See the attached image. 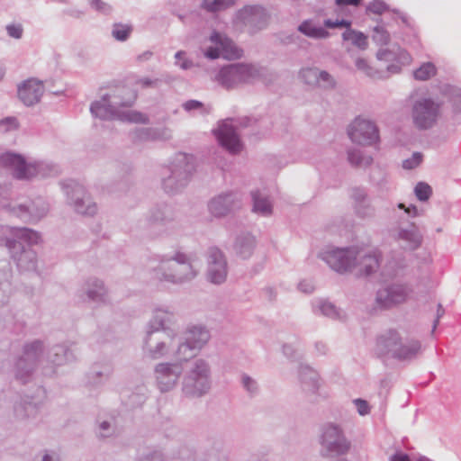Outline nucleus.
I'll use <instances>...</instances> for the list:
<instances>
[{
    "label": "nucleus",
    "instance_id": "obj_1",
    "mask_svg": "<svg viewBox=\"0 0 461 461\" xmlns=\"http://www.w3.org/2000/svg\"><path fill=\"white\" fill-rule=\"evenodd\" d=\"M323 259L337 272L344 273L356 269L358 276H368L379 266L376 253L366 255L351 249H337L327 251Z\"/></svg>",
    "mask_w": 461,
    "mask_h": 461
},
{
    "label": "nucleus",
    "instance_id": "obj_2",
    "mask_svg": "<svg viewBox=\"0 0 461 461\" xmlns=\"http://www.w3.org/2000/svg\"><path fill=\"white\" fill-rule=\"evenodd\" d=\"M258 76V70L250 65L235 64L223 68L218 76L219 82L227 88L248 83Z\"/></svg>",
    "mask_w": 461,
    "mask_h": 461
},
{
    "label": "nucleus",
    "instance_id": "obj_3",
    "mask_svg": "<svg viewBox=\"0 0 461 461\" xmlns=\"http://www.w3.org/2000/svg\"><path fill=\"white\" fill-rule=\"evenodd\" d=\"M348 132L352 141L361 145H370L379 140L376 126L372 122L361 117L354 120Z\"/></svg>",
    "mask_w": 461,
    "mask_h": 461
},
{
    "label": "nucleus",
    "instance_id": "obj_4",
    "mask_svg": "<svg viewBox=\"0 0 461 461\" xmlns=\"http://www.w3.org/2000/svg\"><path fill=\"white\" fill-rule=\"evenodd\" d=\"M209 339V334L203 328L194 327L186 333L185 343L178 348V354L181 360H187L196 355L199 350Z\"/></svg>",
    "mask_w": 461,
    "mask_h": 461
},
{
    "label": "nucleus",
    "instance_id": "obj_5",
    "mask_svg": "<svg viewBox=\"0 0 461 461\" xmlns=\"http://www.w3.org/2000/svg\"><path fill=\"white\" fill-rule=\"evenodd\" d=\"M438 116V105L432 101L424 99L418 102L412 112L413 122L420 129L431 127Z\"/></svg>",
    "mask_w": 461,
    "mask_h": 461
},
{
    "label": "nucleus",
    "instance_id": "obj_6",
    "mask_svg": "<svg viewBox=\"0 0 461 461\" xmlns=\"http://www.w3.org/2000/svg\"><path fill=\"white\" fill-rule=\"evenodd\" d=\"M406 289L400 285H393L377 292L376 304L379 309H387L403 303L407 298Z\"/></svg>",
    "mask_w": 461,
    "mask_h": 461
},
{
    "label": "nucleus",
    "instance_id": "obj_7",
    "mask_svg": "<svg viewBox=\"0 0 461 461\" xmlns=\"http://www.w3.org/2000/svg\"><path fill=\"white\" fill-rule=\"evenodd\" d=\"M400 337L396 331L391 330L386 337L381 338L380 343L390 348L396 357L400 358H408L414 356L420 348L418 341H411L410 345H399Z\"/></svg>",
    "mask_w": 461,
    "mask_h": 461
},
{
    "label": "nucleus",
    "instance_id": "obj_8",
    "mask_svg": "<svg viewBox=\"0 0 461 461\" xmlns=\"http://www.w3.org/2000/svg\"><path fill=\"white\" fill-rule=\"evenodd\" d=\"M0 162L14 170V175L19 179L30 178L36 174V167L28 165L24 159L18 155L5 153L0 157Z\"/></svg>",
    "mask_w": 461,
    "mask_h": 461
},
{
    "label": "nucleus",
    "instance_id": "obj_9",
    "mask_svg": "<svg viewBox=\"0 0 461 461\" xmlns=\"http://www.w3.org/2000/svg\"><path fill=\"white\" fill-rule=\"evenodd\" d=\"M220 144L230 153H238L242 149V144L231 124L225 121L214 131Z\"/></svg>",
    "mask_w": 461,
    "mask_h": 461
},
{
    "label": "nucleus",
    "instance_id": "obj_10",
    "mask_svg": "<svg viewBox=\"0 0 461 461\" xmlns=\"http://www.w3.org/2000/svg\"><path fill=\"white\" fill-rule=\"evenodd\" d=\"M44 92L42 82L34 78L23 82L18 86L19 99L28 106L37 104Z\"/></svg>",
    "mask_w": 461,
    "mask_h": 461
},
{
    "label": "nucleus",
    "instance_id": "obj_11",
    "mask_svg": "<svg viewBox=\"0 0 461 461\" xmlns=\"http://www.w3.org/2000/svg\"><path fill=\"white\" fill-rule=\"evenodd\" d=\"M322 444L327 447L330 454H343L348 449V444L340 434L339 428L329 426L324 433Z\"/></svg>",
    "mask_w": 461,
    "mask_h": 461
},
{
    "label": "nucleus",
    "instance_id": "obj_12",
    "mask_svg": "<svg viewBox=\"0 0 461 461\" xmlns=\"http://www.w3.org/2000/svg\"><path fill=\"white\" fill-rule=\"evenodd\" d=\"M226 262L221 252L212 249L210 252L209 279L212 283L220 284L226 278Z\"/></svg>",
    "mask_w": 461,
    "mask_h": 461
},
{
    "label": "nucleus",
    "instance_id": "obj_13",
    "mask_svg": "<svg viewBox=\"0 0 461 461\" xmlns=\"http://www.w3.org/2000/svg\"><path fill=\"white\" fill-rule=\"evenodd\" d=\"M196 368L193 372V376L186 381L185 386H193L194 390L191 393L201 395L208 388L207 368L203 362L197 365Z\"/></svg>",
    "mask_w": 461,
    "mask_h": 461
},
{
    "label": "nucleus",
    "instance_id": "obj_14",
    "mask_svg": "<svg viewBox=\"0 0 461 461\" xmlns=\"http://www.w3.org/2000/svg\"><path fill=\"white\" fill-rule=\"evenodd\" d=\"M301 76L304 82L309 85H318L322 87L332 86V78L324 71H319L317 68H306L302 70Z\"/></svg>",
    "mask_w": 461,
    "mask_h": 461
},
{
    "label": "nucleus",
    "instance_id": "obj_15",
    "mask_svg": "<svg viewBox=\"0 0 461 461\" xmlns=\"http://www.w3.org/2000/svg\"><path fill=\"white\" fill-rule=\"evenodd\" d=\"M211 41L215 43L221 44V57L226 59H236L241 57L242 50H240L231 41L228 39H221L218 33L211 36Z\"/></svg>",
    "mask_w": 461,
    "mask_h": 461
},
{
    "label": "nucleus",
    "instance_id": "obj_16",
    "mask_svg": "<svg viewBox=\"0 0 461 461\" xmlns=\"http://www.w3.org/2000/svg\"><path fill=\"white\" fill-rule=\"evenodd\" d=\"M397 55V61L401 65H409L411 61V56L398 47H393V50H380L377 53L379 59L393 60V56Z\"/></svg>",
    "mask_w": 461,
    "mask_h": 461
},
{
    "label": "nucleus",
    "instance_id": "obj_17",
    "mask_svg": "<svg viewBox=\"0 0 461 461\" xmlns=\"http://www.w3.org/2000/svg\"><path fill=\"white\" fill-rule=\"evenodd\" d=\"M233 203L231 195L219 196L213 199L209 207L211 212L219 217L225 215L229 211V206Z\"/></svg>",
    "mask_w": 461,
    "mask_h": 461
},
{
    "label": "nucleus",
    "instance_id": "obj_18",
    "mask_svg": "<svg viewBox=\"0 0 461 461\" xmlns=\"http://www.w3.org/2000/svg\"><path fill=\"white\" fill-rule=\"evenodd\" d=\"M300 32L312 38H324L328 35L327 32L321 27H315L309 22H304L299 26Z\"/></svg>",
    "mask_w": 461,
    "mask_h": 461
},
{
    "label": "nucleus",
    "instance_id": "obj_19",
    "mask_svg": "<svg viewBox=\"0 0 461 461\" xmlns=\"http://www.w3.org/2000/svg\"><path fill=\"white\" fill-rule=\"evenodd\" d=\"M343 39L362 49L367 46V38L363 33L352 30H347L343 33Z\"/></svg>",
    "mask_w": 461,
    "mask_h": 461
},
{
    "label": "nucleus",
    "instance_id": "obj_20",
    "mask_svg": "<svg viewBox=\"0 0 461 461\" xmlns=\"http://www.w3.org/2000/svg\"><path fill=\"white\" fill-rule=\"evenodd\" d=\"M234 2L235 0H203V8L208 12H217L230 6Z\"/></svg>",
    "mask_w": 461,
    "mask_h": 461
},
{
    "label": "nucleus",
    "instance_id": "obj_21",
    "mask_svg": "<svg viewBox=\"0 0 461 461\" xmlns=\"http://www.w3.org/2000/svg\"><path fill=\"white\" fill-rule=\"evenodd\" d=\"M436 72V67L432 63L427 62L422 64L414 71V77L418 80H428L431 77L435 76Z\"/></svg>",
    "mask_w": 461,
    "mask_h": 461
},
{
    "label": "nucleus",
    "instance_id": "obj_22",
    "mask_svg": "<svg viewBox=\"0 0 461 461\" xmlns=\"http://www.w3.org/2000/svg\"><path fill=\"white\" fill-rule=\"evenodd\" d=\"M254 207L253 210L256 212H259L262 215H268L272 212V205L267 199H259L257 194H252Z\"/></svg>",
    "mask_w": 461,
    "mask_h": 461
},
{
    "label": "nucleus",
    "instance_id": "obj_23",
    "mask_svg": "<svg viewBox=\"0 0 461 461\" xmlns=\"http://www.w3.org/2000/svg\"><path fill=\"white\" fill-rule=\"evenodd\" d=\"M91 112L93 114L99 118H113V113L110 109V106L106 105L105 104H101L100 102H95L92 104Z\"/></svg>",
    "mask_w": 461,
    "mask_h": 461
},
{
    "label": "nucleus",
    "instance_id": "obj_24",
    "mask_svg": "<svg viewBox=\"0 0 461 461\" xmlns=\"http://www.w3.org/2000/svg\"><path fill=\"white\" fill-rule=\"evenodd\" d=\"M414 191L417 198L420 201H427L432 193L431 187L423 182L418 183Z\"/></svg>",
    "mask_w": 461,
    "mask_h": 461
},
{
    "label": "nucleus",
    "instance_id": "obj_25",
    "mask_svg": "<svg viewBox=\"0 0 461 461\" xmlns=\"http://www.w3.org/2000/svg\"><path fill=\"white\" fill-rule=\"evenodd\" d=\"M131 32V27L125 24H115L113 29V36L118 41H125Z\"/></svg>",
    "mask_w": 461,
    "mask_h": 461
},
{
    "label": "nucleus",
    "instance_id": "obj_26",
    "mask_svg": "<svg viewBox=\"0 0 461 461\" xmlns=\"http://www.w3.org/2000/svg\"><path fill=\"white\" fill-rule=\"evenodd\" d=\"M348 160L351 164L356 166H367L371 164L372 158L370 157H361L358 152H349Z\"/></svg>",
    "mask_w": 461,
    "mask_h": 461
},
{
    "label": "nucleus",
    "instance_id": "obj_27",
    "mask_svg": "<svg viewBox=\"0 0 461 461\" xmlns=\"http://www.w3.org/2000/svg\"><path fill=\"white\" fill-rule=\"evenodd\" d=\"M373 39L375 42L381 45L386 44L389 41V34L384 29L375 27L374 30Z\"/></svg>",
    "mask_w": 461,
    "mask_h": 461
},
{
    "label": "nucleus",
    "instance_id": "obj_28",
    "mask_svg": "<svg viewBox=\"0 0 461 461\" xmlns=\"http://www.w3.org/2000/svg\"><path fill=\"white\" fill-rule=\"evenodd\" d=\"M421 159L422 157L420 153H414L411 158L403 161L402 166L404 168L411 169L419 166L420 163L421 162Z\"/></svg>",
    "mask_w": 461,
    "mask_h": 461
},
{
    "label": "nucleus",
    "instance_id": "obj_29",
    "mask_svg": "<svg viewBox=\"0 0 461 461\" xmlns=\"http://www.w3.org/2000/svg\"><path fill=\"white\" fill-rule=\"evenodd\" d=\"M157 372L167 376L173 375V378L168 380V383L170 384V385H173L175 384L176 375L172 374L171 366L169 365L161 364L158 366Z\"/></svg>",
    "mask_w": 461,
    "mask_h": 461
},
{
    "label": "nucleus",
    "instance_id": "obj_30",
    "mask_svg": "<svg viewBox=\"0 0 461 461\" xmlns=\"http://www.w3.org/2000/svg\"><path fill=\"white\" fill-rule=\"evenodd\" d=\"M123 119L133 122H145L146 118L140 113L130 111L123 115Z\"/></svg>",
    "mask_w": 461,
    "mask_h": 461
},
{
    "label": "nucleus",
    "instance_id": "obj_31",
    "mask_svg": "<svg viewBox=\"0 0 461 461\" xmlns=\"http://www.w3.org/2000/svg\"><path fill=\"white\" fill-rule=\"evenodd\" d=\"M8 34L13 37L19 39L23 35V28L20 24H11L6 27Z\"/></svg>",
    "mask_w": 461,
    "mask_h": 461
},
{
    "label": "nucleus",
    "instance_id": "obj_32",
    "mask_svg": "<svg viewBox=\"0 0 461 461\" xmlns=\"http://www.w3.org/2000/svg\"><path fill=\"white\" fill-rule=\"evenodd\" d=\"M321 311L327 316L336 317L339 315L334 305L330 303H323L321 306Z\"/></svg>",
    "mask_w": 461,
    "mask_h": 461
},
{
    "label": "nucleus",
    "instance_id": "obj_33",
    "mask_svg": "<svg viewBox=\"0 0 461 461\" xmlns=\"http://www.w3.org/2000/svg\"><path fill=\"white\" fill-rule=\"evenodd\" d=\"M367 9L374 14H381L386 10V5L382 2L375 1L371 3Z\"/></svg>",
    "mask_w": 461,
    "mask_h": 461
},
{
    "label": "nucleus",
    "instance_id": "obj_34",
    "mask_svg": "<svg viewBox=\"0 0 461 461\" xmlns=\"http://www.w3.org/2000/svg\"><path fill=\"white\" fill-rule=\"evenodd\" d=\"M261 12V9L259 7H257V6H249V7H245L241 12H240V15L242 16V18H247V15H257L258 14H260Z\"/></svg>",
    "mask_w": 461,
    "mask_h": 461
},
{
    "label": "nucleus",
    "instance_id": "obj_35",
    "mask_svg": "<svg viewBox=\"0 0 461 461\" xmlns=\"http://www.w3.org/2000/svg\"><path fill=\"white\" fill-rule=\"evenodd\" d=\"M187 268H188V266L176 264L175 267V271L176 272V275L172 276L173 281H182L183 279H185V277L182 276L181 275Z\"/></svg>",
    "mask_w": 461,
    "mask_h": 461
},
{
    "label": "nucleus",
    "instance_id": "obj_36",
    "mask_svg": "<svg viewBox=\"0 0 461 461\" xmlns=\"http://www.w3.org/2000/svg\"><path fill=\"white\" fill-rule=\"evenodd\" d=\"M355 403L357 407V411H358L359 414L365 415V414L368 413L369 408H368L367 402L366 401L361 400V399H357L355 401Z\"/></svg>",
    "mask_w": 461,
    "mask_h": 461
},
{
    "label": "nucleus",
    "instance_id": "obj_37",
    "mask_svg": "<svg viewBox=\"0 0 461 461\" xmlns=\"http://www.w3.org/2000/svg\"><path fill=\"white\" fill-rule=\"evenodd\" d=\"M206 57L210 59H216L221 57V44L217 48H209L205 52Z\"/></svg>",
    "mask_w": 461,
    "mask_h": 461
},
{
    "label": "nucleus",
    "instance_id": "obj_38",
    "mask_svg": "<svg viewBox=\"0 0 461 461\" xmlns=\"http://www.w3.org/2000/svg\"><path fill=\"white\" fill-rule=\"evenodd\" d=\"M325 25L329 28H336V27H348L349 26V23L348 22H346V21H337V22H332L330 20H327L325 22Z\"/></svg>",
    "mask_w": 461,
    "mask_h": 461
},
{
    "label": "nucleus",
    "instance_id": "obj_39",
    "mask_svg": "<svg viewBox=\"0 0 461 461\" xmlns=\"http://www.w3.org/2000/svg\"><path fill=\"white\" fill-rule=\"evenodd\" d=\"M356 65H357V68H358V69L366 71V74H367L368 76H370V77H373V76H374V74H373V73H371V72L367 71V69H368V66H367V64H366V60H364V59H358V60H357Z\"/></svg>",
    "mask_w": 461,
    "mask_h": 461
},
{
    "label": "nucleus",
    "instance_id": "obj_40",
    "mask_svg": "<svg viewBox=\"0 0 461 461\" xmlns=\"http://www.w3.org/2000/svg\"><path fill=\"white\" fill-rule=\"evenodd\" d=\"M21 232H22L23 236L28 237L30 240H32V242H37V240L39 239L38 234L33 231L28 230H21Z\"/></svg>",
    "mask_w": 461,
    "mask_h": 461
},
{
    "label": "nucleus",
    "instance_id": "obj_41",
    "mask_svg": "<svg viewBox=\"0 0 461 461\" xmlns=\"http://www.w3.org/2000/svg\"><path fill=\"white\" fill-rule=\"evenodd\" d=\"M336 4L339 5H358L360 4V0H336Z\"/></svg>",
    "mask_w": 461,
    "mask_h": 461
},
{
    "label": "nucleus",
    "instance_id": "obj_42",
    "mask_svg": "<svg viewBox=\"0 0 461 461\" xmlns=\"http://www.w3.org/2000/svg\"><path fill=\"white\" fill-rule=\"evenodd\" d=\"M200 105H201V104L196 101H188L184 104V106L186 110L195 109V108L199 107Z\"/></svg>",
    "mask_w": 461,
    "mask_h": 461
},
{
    "label": "nucleus",
    "instance_id": "obj_43",
    "mask_svg": "<svg viewBox=\"0 0 461 461\" xmlns=\"http://www.w3.org/2000/svg\"><path fill=\"white\" fill-rule=\"evenodd\" d=\"M391 461H410V459L407 455L397 454L391 458Z\"/></svg>",
    "mask_w": 461,
    "mask_h": 461
},
{
    "label": "nucleus",
    "instance_id": "obj_44",
    "mask_svg": "<svg viewBox=\"0 0 461 461\" xmlns=\"http://www.w3.org/2000/svg\"><path fill=\"white\" fill-rule=\"evenodd\" d=\"M91 5L93 7H95L96 10H104L105 4L103 3L101 0H93Z\"/></svg>",
    "mask_w": 461,
    "mask_h": 461
},
{
    "label": "nucleus",
    "instance_id": "obj_45",
    "mask_svg": "<svg viewBox=\"0 0 461 461\" xmlns=\"http://www.w3.org/2000/svg\"><path fill=\"white\" fill-rule=\"evenodd\" d=\"M299 286H300V289L305 293H310L313 290V286L311 284L301 283L299 285Z\"/></svg>",
    "mask_w": 461,
    "mask_h": 461
},
{
    "label": "nucleus",
    "instance_id": "obj_46",
    "mask_svg": "<svg viewBox=\"0 0 461 461\" xmlns=\"http://www.w3.org/2000/svg\"><path fill=\"white\" fill-rule=\"evenodd\" d=\"M443 314H444V310L442 309L441 305L439 304V305L438 306L437 319H436V321H435V322H434L433 330H435V329H436V327H437V325H438V320H439V318H440Z\"/></svg>",
    "mask_w": 461,
    "mask_h": 461
},
{
    "label": "nucleus",
    "instance_id": "obj_47",
    "mask_svg": "<svg viewBox=\"0 0 461 461\" xmlns=\"http://www.w3.org/2000/svg\"><path fill=\"white\" fill-rule=\"evenodd\" d=\"M243 384L248 390H250V385L253 384V381L249 377H244Z\"/></svg>",
    "mask_w": 461,
    "mask_h": 461
},
{
    "label": "nucleus",
    "instance_id": "obj_48",
    "mask_svg": "<svg viewBox=\"0 0 461 461\" xmlns=\"http://www.w3.org/2000/svg\"><path fill=\"white\" fill-rule=\"evenodd\" d=\"M95 206L92 205V206H89L87 212H83L84 213H88V214H93V213H95Z\"/></svg>",
    "mask_w": 461,
    "mask_h": 461
},
{
    "label": "nucleus",
    "instance_id": "obj_49",
    "mask_svg": "<svg viewBox=\"0 0 461 461\" xmlns=\"http://www.w3.org/2000/svg\"><path fill=\"white\" fill-rule=\"evenodd\" d=\"M140 84L142 86H149L151 84V82L148 81V80H141L140 81Z\"/></svg>",
    "mask_w": 461,
    "mask_h": 461
},
{
    "label": "nucleus",
    "instance_id": "obj_50",
    "mask_svg": "<svg viewBox=\"0 0 461 461\" xmlns=\"http://www.w3.org/2000/svg\"><path fill=\"white\" fill-rule=\"evenodd\" d=\"M182 55H184V53H183V52H177V53L176 54V59H177V62H179V59H181Z\"/></svg>",
    "mask_w": 461,
    "mask_h": 461
},
{
    "label": "nucleus",
    "instance_id": "obj_51",
    "mask_svg": "<svg viewBox=\"0 0 461 461\" xmlns=\"http://www.w3.org/2000/svg\"><path fill=\"white\" fill-rule=\"evenodd\" d=\"M51 460V457L49 455H45L42 458V461H50Z\"/></svg>",
    "mask_w": 461,
    "mask_h": 461
},
{
    "label": "nucleus",
    "instance_id": "obj_52",
    "mask_svg": "<svg viewBox=\"0 0 461 461\" xmlns=\"http://www.w3.org/2000/svg\"><path fill=\"white\" fill-rule=\"evenodd\" d=\"M108 426H109V425H108V423H107V422H103V423L101 424V428H102L103 429H107V428H108Z\"/></svg>",
    "mask_w": 461,
    "mask_h": 461
},
{
    "label": "nucleus",
    "instance_id": "obj_53",
    "mask_svg": "<svg viewBox=\"0 0 461 461\" xmlns=\"http://www.w3.org/2000/svg\"><path fill=\"white\" fill-rule=\"evenodd\" d=\"M180 67H181L182 68H189V66H188L185 62H183L182 64H180Z\"/></svg>",
    "mask_w": 461,
    "mask_h": 461
},
{
    "label": "nucleus",
    "instance_id": "obj_54",
    "mask_svg": "<svg viewBox=\"0 0 461 461\" xmlns=\"http://www.w3.org/2000/svg\"><path fill=\"white\" fill-rule=\"evenodd\" d=\"M158 379L160 380V381H159V384H163V381H162L163 377H162V376H160V377H158Z\"/></svg>",
    "mask_w": 461,
    "mask_h": 461
},
{
    "label": "nucleus",
    "instance_id": "obj_55",
    "mask_svg": "<svg viewBox=\"0 0 461 461\" xmlns=\"http://www.w3.org/2000/svg\"><path fill=\"white\" fill-rule=\"evenodd\" d=\"M399 208H405L403 203L399 204Z\"/></svg>",
    "mask_w": 461,
    "mask_h": 461
},
{
    "label": "nucleus",
    "instance_id": "obj_56",
    "mask_svg": "<svg viewBox=\"0 0 461 461\" xmlns=\"http://www.w3.org/2000/svg\"><path fill=\"white\" fill-rule=\"evenodd\" d=\"M160 388H161V391H166V390H167V387H163V386H161Z\"/></svg>",
    "mask_w": 461,
    "mask_h": 461
},
{
    "label": "nucleus",
    "instance_id": "obj_57",
    "mask_svg": "<svg viewBox=\"0 0 461 461\" xmlns=\"http://www.w3.org/2000/svg\"><path fill=\"white\" fill-rule=\"evenodd\" d=\"M406 212L410 213V208L405 209Z\"/></svg>",
    "mask_w": 461,
    "mask_h": 461
},
{
    "label": "nucleus",
    "instance_id": "obj_58",
    "mask_svg": "<svg viewBox=\"0 0 461 461\" xmlns=\"http://www.w3.org/2000/svg\"><path fill=\"white\" fill-rule=\"evenodd\" d=\"M419 461H429L428 459H420Z\"/></svg>",
    "mask_w": 461,
    "mask_h": 461
},
{
    "label": "nucleus",
    "instance_id": "obj_59",
    "mask_svg": "<svg viewBox=\"0 0 461 461\" xmlns=\"http://www.w3.org/2000/svg\"><path fill=\"white\" fill-rule=\"evenodd\" d=\"M7 245H8V247H10V248L12 247L11 242H8V244H7Z\"/></svg>",
    "mask_w": 461,
    "mask_h": 461
}]
</instances>
